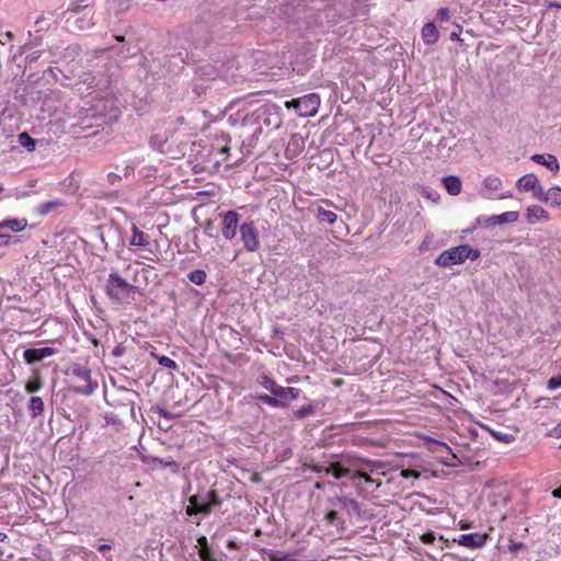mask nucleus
Wrapping results in <instances>:
<instances>
[{
  "label": "nucleus",
  "mask_w": 561,
  "mask_h": 561,
  "mask_svg": "<svg viewBox=\"0 0 561 561\" xmlns=\"http://www.w3.org/2000/svg\"><path fill=\"white\" fill-rule=\"evenodd\" d=\"M188 505L185 508L187 516L202 514L207 516L213 508L221 505V499L215 490L207 491L205 495L195 494L190 496Z\"/></svg>",
  "instance_id": "obj_1"
},
{
  "label": "nucleus",
  "mask_w": 561,
  "mask_h": 561,
  "mask_svg": "<svg viewBox=\"0 0 561 561\" xmlns=\"http://www.w3.org/2000/svg\"><path fill=\"white\" fill-rule=\"evenodd\" d=\"M70 388L76 393L89 396L98 387L96 382L92 381L91 370L81 364H73L70 368Z\"/></svg>",
  "instance_id": "obj_2"
},
{
  "label": "nucleus",
  "mask_w": 561,
  "mask_h": 561,
  "mask_svg": "<svg viewBox=\"0 0 561 561\" xmlns=\"http://www.w3.org/2000/svg\"><path fill=\"white\" fill-rule=\"evenodd\" d=\"M137 287L127 283L118 274L112 273L106 285L107 296L115 302L125 304L134 299Z\"/></svg>",
  "instance_id": "obj_3"
},
{
  "label": "nucleus",
  "mask_w": 561,
  "mask_h": 561,
  "mask_svg": "<svg viewBox=\"0 0 561 561\" xmlns=\"http://www.w3.org/2000/svg\"><path fill=\"white\" fill-rule=\"evenodd\" d=\"M320 106V96L309 93L296 100L285 102L286 108H294L300 117H312L317 115Z\"/></svg>",
  "instance_id": "obj_4"
},
{
  "label": "nucleus",
  "mask_w": 561,
  "mask_h": 561,
  "mask_svg": "<svg viewBox=\"0 0 561 561\" xmlns=\"http://www.w3.org/2000/svg\"><path fill=\"white\" fill-rule=\"evenodd\" d=\"M481 195L488 199H508L513 197L511 191H503L504 183L495 174H486L482 180Z\"/></svg>",
  "instance_id": "obj_5"
},
{
  "label": "nucleus",
  "mask_w": 561,
  "mask_h": 561,
  "mask_svg": "<svg viewBox=\"0 0 561 561\" xmlns=\"http://www.w3.org/2000/svg\"><path fill=\"white\" fill-rule=\"evenodd\" d=\"M334 207L330 199H320L312 203L309 210L320 225L332 226L337 221V215L332 209Z\"/></svg>",
  "instance_id": "obj_6"
},
{
  "label": "nucleus",
  "mask_w": 561,
  "mask_h": 561,
  "mask_svg": "<svg viewBox=\"0 0 561 561\" xmlns=\"http://www.w3.org/2000/svg\"><path fill=\"white\" fill-rule=\"evenodd\" d=\"M274 112L273 103H264L257 106L245 108L240 111L238 115V119L243 126H252L260 124L262 116L264 114H271Z\"/></svg>",
  "instance_id": "obj_7"
},
{
  "label": "nucleus",
  "mask_w": 561,
  "mask_h": 561,
  "mask_svg": "<svg viewBox=\"0 0 561 561\" xmlns=\"http://www.w3.org/2000/svg\"><path fill=\"white\" fill-rule=\"evenodd\" d=\"M490 535L488 533H472L460 535L457 539H454L459 546L478 549L486 545Z\"/></svg>",
  "instance_id": "obj_8"
},
{
  "label": "nucleus",
  "mask_w": 561,
  "mask_h": 561,
  "mask_svg": "<svg viewBox=\"0 0 561 561\" xmlns=\"http://www.w3.org/2000/svg\"><path fill=\"white\" fill-rule=\"evenodd\" d=\"M516 187L520 192H531L537 199L542 191V186L540 185L537 175L534 173H527L520 176L516 181Z\"/></svg>",
  "instance_id": "obj_9"
},
{
  "label": "nucleus",
  "mask_w": 561,
  "mask_h": 561,
  "mask_svg": "<svg viewBox=\"0 0 561 561\" xmlns=\"http://www.w3.org/2000/svg\"><path fill=\"white\" fill-rule=\"evenodd\" d=\"M330 502L332 503L333 506L337 507L348 517L360 515V506L355 499H351L347 496H336L334 499H331Z\"/></svg>",
  "instance_id": "obj_10"
},
{
  "label": "nucleus",
  "mask_w": 561,
  "mask_h": 561,
  "mask_svg": "<svg viewBox=\"0 0 561 561\" xmlns=\"http://www.w3.org/2000/svg\"><path fill=\"white\" fill-rule=\"evenodd\" d=\"M468 248H450L447 251H444L435 261V263L443 267L453 266L456 264L463 263V256L461 250H467Z\"/></svg>",
  "instance_id": "obj_11"
},
{
  "label": "nucleus",
  "mask_w": 561,
  "mask_h": 561,
  "mask_svg": "<svg viewBox=\"0 0 561 561\" xmlns=\"http://www.w3.org/2000/svg\"><path fill=\"white\" fill-rule=\"evenodd\" d=\"M351 480L353 481L354 485L359 490V492H363L364 489L360 488L362 482L367 484L368 486H371V490L369 492L374 493L381 486V481L378 479H375L373 476L368 474L367 472L356 470L352 473Z\"/></svg>",
  "instance_id": "obj_12"
},
{
  "label": "nucleus",
  "mask_w": 561,
  "mask_h": 561,
  "mask_svg": "<svg viewBox=\"0 0 561 561\" xmlns=\"http://www.w3.org/2000/svg\"><path fill=\"white\" fill-rule=\"evenodd\" d=\"M238 221L239 216L236 211L230 210L224 215L222 234L227 240H231L236 236Z\"/></svg>",
  "instance_id": "obj_13"
},
{
  "label": "nucleus",
  "mask_w": 561,
  "mask_h": 561,
  "mask_svg": "<svg viewBox=\"0 0 561 561\" xmlns=\"http://www.w3.org/2000/svg\"><path fill=\"white\" fill-rule=\"evenodd\" d=\"M54 354L55 351L51 347L27 348L24 351L23 357L27 364H34Z\"/></svg>",
  "instance_id": "obj_14"
},
{
  "label": "nucleus",
  "mask_w": 561,
  "mask_h": 561,
  "mask_svg": "<svg viewBox=\"0 0 561 561\" xmlns=\"http://www.w3.org/2000/svg\"><path fill=\"white\" fill-rule=\"evenodd\" d=\"M549 219V214L541 206L533 205L526 209V220L531 225Z\"/></svg>",
  "instance_id": "obj_15"
},
{
  "label": "nucleus",
  "mask_w": 561,
  "mask_h": 561,
  "mask_svg": "<svg viewBox=\"0 0 561 561\" xmlns=\"http://www.w3.org/2000/svg\"><path fill=\"white\" fill-rule=\"evenodd\" d=\"M240 234L244 245L257 244V232L252 222H243L240 227Z\"/></svg>",
  "instance_id": "obj_16"
},
{
  "label": "nucleus",
  "mask_w": 561,
  "mask_h": 561,
  "mask_svg": "<svg viewBox=\"0 0 561 561\" xmlns=\"http://www.w3.org/2000/svg\"><path fill=\"white\" fill-rule=\"evenodd\" d=\"M442 183L449 195L457 196L461 193L462 182L459 176H457V175L444 176L442 179Z\"/></svg>",
  "instance_id": "obj_17"
},
{
  "label": "nucleus",
  "mask_w": 561,
  "mask_h": 561,
  "mask_svg": "<svg viewBox=\"0 0 561 561\" xmlns=\"http://www.w3.org/2000/svg\"><path fill=\"white\" fill-rule=\"evenodd\" d=\"M538 199L543 203L550 204L552 206H560L561 205V187L552 186L547 192H545L542 190Z\"/></svg>",
  "instance_id": "obj_18"
},
{
  "label": "nucleus",
  "mask_w": 561,
  "mask_h": 561,
  "mask_svg": "<svg viewBox=\"0 0 561 561\" xmlns=\"http://www.w3.org/2000/svg\"><path fill=\"white\" fill-rule=\"evenodd\" d=\"M530 159L534 162H536L538 164H541V165L548 168L549 170H551L553 172H558L559 169H560L559 161L556 158V156H553V154H539V153H536V154H533L530 157Z\"/></svg>",
  "instance_id": "obj_19"
},
{
  "label": "nucleus",
  "mask_w": 561,
  "mask_h": 561,
  "mask_svg": "<svg viewBox=\"0 0 561 561\" xmlns=\"http://www.w3.org/2000/svg\"><path fill=\"white\" fill-rule=\"evenodd\" d=\"M261 385L268 390L275 398H278L280 400H284V389L285 387H282L275 382L271 377L264 375L262 377Z\"/></svg>",
  "instance_id": "obj_20"
},
{
  "label": "nucleus",
  "mask_w": 561,
  "mask_h": 561,
  "mask_svg": "<svg viewBox=\"0 0 561 561\" xmlns=\"http://www.w3.org/2000/svg\"><path fill=\"white\" fill-rule=\"evenodd\" d=\"M353 472L354 471H351L348 468L343 467L339 461L332 462L330 466H328V469H325V473L332 474L335 479H341L344 477H348L351 479Z\"/></svg>",
  "instance_id": "obj_21"
},
{
  "label": "nucleus",
  "mask_w": 561,
  "mask_h": 561,
  "mask_svg": "<svg viewBox=\"0 0 561 561\" xmlns=\"http://www.w3.org/2000/svg\"><path fill=\"white\" fill-rule=\"evenodd\" d=\"M519 218V214L517 211H506L497 216H493L490 218L491 225H503V224H512L516 222Z\"/></svg>",
  "instance_id": "obj_22"
},
{
  "label": "nucleus",
  "mask_w": 561,
  "mask_h": 561,
  "mask_svg": "<svg viewBox=\"0 0 561 561\" xmlns=\"http://www.w3.org/2000/svg\"><path fill=\"white\" fill-rule=\"evenodd\" d=\"M27 410L32 417H38L43 415L45 410L44 401L41 397L33 396L30 399Z\"/></svg>",
  "instance_id": "obj_23"
},
{
  "label": "nucleus",
  "mask_w": 561,
  "mask_h": 561,
  "mask_svg": "<svg viewBox=\"0 0 561 561\" xmlns=\"http://www.w3.org/2000/svg\"><path fill=\"white\" fill-rule=\"evenodd\" d=\"M421 35L425 44H434L438 39V32L433 23H426L422 28Z\"/></svg>",
  "instance_id": "obj_24"
},
{
  "label": "nucleus",
  "mask_w": 561,
  "mask_h": 561,
  "mask_svg": "<svg viewBox=\"0 0 561 561\" xmlns=\"http://www.w3.org/2000/svg\"><path fill=\"white\" fill-rule=\"evenodd\" d=\"M261 121H262V124L265 126H274L276 128L279 127L282 124V118L279 115V107L276 104H274V112L271 114H264V116H262Z\"/></svg>",
  "instance_id": "obj_25"
},
{
  "label": "nucleus",
  "mask_w": 561,
  "mask_h": 561,
  "mask_svg": "<svg viewBox=\"0 0 561 561\" xmlns=\"http://www.w3.org/2000/svg\"><path fill=\"white\" fill-rule=\"evenodd\" d=\"M489 500L493 505H506L510 501L508 493L505 490H493L489 494Z\"/></svg>",
  "instance_id": "obj_26"
},
{
  "label": "nucleus",
  "mask_w": 561,
  "mask_h": 561,
  "mask_svg": "<svg viewBox=\"0 0 561 561\" xmlns=\"http://www.w3.org/2000/svg\"><path fill=\"white\" fill-rule=\"evenodd\" d=\"M43 388V380L39 374L33 375L25 383V391L27 393H35Z\"/></svg>",
  "instance_id": "obj_27"
},
{
  "label": "nucleus",
  "mask_w": 561,
  "mask_h": 561,
  "mask_svg": "<svg viewBox=\"0 0 561 561\" xmlns=\"http://www.w3.org/2000/svg\"><path fill=\"white\" fill-rule=\"evenodd\" d=\"M25 227L26 220L24 219H10L0 222V229L9 228L14 232L22 231Z\"/></svg>",
  "instance_id": "obj_28"
},
{
  "label": "nucleus",
  "mask_w": 561,
  "mask_h": 561,
  "mask_svg": "<svg viewBox=\"0 0 561 561\" xmlns=\"http://www.w3.org/2000/svg\"><path fill=\"white\" fill-rule=\"evenodd\" d=\"M256 398L261 402H263L265 404H268L271 407H274V408H286V407H288L287 401H284V400H280L278 398H275L274 396L260 394Z\"/></svg>",
  "instance_id": "obj_29"
},
{
  "label": "nucleus",
  "mask_w": 561,
  "mask_h": 561,
  "mask_svg": "<svg viewBox=\"0 0 561 561\" xmlns=\"http://www.w3.org/2000/svg\"><path fill=\"white\" fill-rule=\"evenodd\" d=\"M297 554H298L297 551L283 553V554L271 552L268 554V560L270 561H298L296 558Z\"/></svg>",
  "instance_id": "obj_30"
},
{
  "label": "nucleus",
  "mask_w": 561,
  "mask_h": 561,
  "mask_svg": "<svg viewBox=\"0 0 561 561\" xmlns=\"http://www.w3.org/2000/svg\"><path fill=\"white\" fill-rule=\"evenodd\" d=\"M420 193L424 198L433 203H438L440 199V194L436 190L428 186H423Z\"/></svg>",
  "instance_id": "obj_31"
},
{
  "label": "nucleus",
  "mask_w": 561,
  "mask_h": 561,
  "mask_svg": "<svg viewBox=\"0 0 561 561\" xmlns=\"http://www.w3.org/2000/svg\"><path fill=\"white\" fill-rule=\"evenodd\" d=\"M188 279L196 285H203L206 280V273L203 270H195L188 274Z\"/></svg>",
  "instance_id": "obj_32"
},
{
  "label": "nucleus",
  "mask_w": 561,
  "mask_h": 561,
  "mask_svg": "<svg viewBox=\"0 0 561 561\" xmlns=\"http://www.w3.org/2000/svg\"><path fill=\"white\" fill-rule=\"evenodd\" d=\"M19 142L22 147L26 148L28 151H33L35 149L34 139L32 137H30L26 133L20 134Z\"/></svg>",
  "instance_id": "obj_33"
},
{
  "label": "nucleus",
  "mask_w": 561,
  "mask_h": 561,
  "mask_svg": "<svg viewBox=\"0 0 561 561\" xmlns=\"http://www.w3.org/2000/svg\"><path fill=\"white\" fill-rule=\"evenodd\" d=\"M313 412H314V405L312 403H310L308 405H304L300 409L296 410L294 412V415L297 419H304L306 416L313 414Z\"/></svg>",
  "instance_id": "obj_34"
},
{
  "label": "nucleus",
  "mask_w": 561,
  "mask_h": 561,
  "mask_svg": "<svg viewBox=\"0 0 561 561\" xmlns=\"http://www.w3.org/2000/svg\"><path fill=\"white\" fill-rule=\"evenodd\" d=\"M159 364L169 369L175 370L178 368V364L175 363V360L164 355L159 358Z\"/></svg>",
  "instance_id": "obj_35"
},
{
  "label": "nucleus",
  "mask_w": 561,
  "mask_h": 561,
  "mask_svg": "<svg viewBox=\"0 0 561 561\" xmlns=\"http://www.w3.org/2000/svg\"><path fill=\"white\" fill-rule=\"evenodd\" d=\"M461 252H462V256H463V262L467 259L476 260L480 256L479 250L472 249V248H468L467 250H461Z\"/></svg>",
  "instance_id": "obj_36"
},
{
  "label": "nucleus",
  "mask_w": 561,
  "mask_h": 561,
  "mask_svg": "<svg viewBox=\"0 0 561 561\" xmlns=\"http://www.w3.org/2000/svg\"><path fill=\"white\" fill-rule=\"evenodd\" d=\"M284 390V401H286L287 397H289L293 400H296L300 394V389L298 388L287 387Z\"/></svg>",
  "instance_id": "obj_37"
},
{
  "label": "nucleus",
  "mask_w": 561,
  "mask_h": 561,
  "mask_svg": "<svg viewBox=\"0 0 561 561\" xmlns=\"http://www.w3.org/2000/svg\"><path fill=\"white\" fill-rule=\"evenodd\" d=\"M400 476L404 479H409V478L419 479L421 474L419 471L408 468V469H402L400 472Z\"/></svg>",
  "instance_id": "obj_38"
},
{
  "label": "nucleus",
  "mask_w": 561,
  "mask_h": 561,
  "mask_svg": "<svg viewBox=\"0 0 561 561\" xmlns=\"http://www.w3.org/2000/svg\"><path fill=\"white\" fill-rule=\"evenodd\" d=\"M198 554L202 561H215L211 556V550L209 547L204 549H198Z\"/></svg>",
  "instance_id": "obj_39"
},
{
  "label": "nucleus",
  "mask_w": 561,
  "mask_h": 561,
  "mask_svg": "<svg viewBox=\"0 0 561 561\" xmlns=\"http://www.w3.org/2000/svg\"><path fill=\"white\" fill-rule=\"evenodd\" d=\"M129 245H142V233L137 228H134V238Z\"/></svg>",
  "instance_id": "obj_40"
},
{
  "label": "nucleus",
  "mask_w": 561,
  "mask_h": 561,
  "mask_svg": "<svg viewBox=\"0 0 561 561\" xmlns=\"http://www.w3.org/2000/svg\"><path fill=\"white\" fill-rule=\"evenodd\" d=\"M435 539H436V537H435L434 531H427V533H425V534H423V535L421 536V540H422V542H423V543H425V545H432V543H434Z\"/></svg>",
  "instance_id": "obj_41"
},
{
  "label": "nucleus",
  "mask_w": 561,
  "mask_h": 561,
  "mask_svg": "<svg viewBox=\"0 0 561 561\" xmlns=\"http://www.w3.org/2000/svg\"><path fill=\"white\" fill-rule=\"evenodd\" d=\"M548 388L551 390L561 388V376L550 378L548 380Z\"/></svg>",
  "instance_id": "obj_42"
},
{
  "label": "nucleus",
  "mask_w": 561,
  "mask_h": 561,
  "mask_svg": "<svg viewBox=\"0 0 561 561\" xmlns=\"http://www.w3.org/2000/svg\"><path fill=\"white\" fill-rule=\"evenodd\" d=\"M156 461H158L163 467H171V468H175V469L179 467L178 462L175 460H173L172 458L167 459V460L157 458Z\"/></svg>",
  "instance_id": "obj_43"
},
{
  "label": "nucleus",
  "mask_w": 561,
  "mask_h": 561,
  "mask_svg": "<svg viewBox=\"0 0 561 561\" xmlns=\"http://www.w3.org/2000/svg\"><path fill=\"white\" fill-rule=\"evenodd\" d=\"M337 519V511L335 510H331L329 511L327 514H325V520L329 523V524H333L335 523V520Z\"/></svg>",
  "instance_id": "obj_44"
},
{
  "label": "nucleus",
  "mask_w": 561,
  "mask_h": 561,
  "mask_svg": "<svg viewBox=\"0 0 561 561\" xmlns=\"http://www.w3.org/2000/svg\"><path fill=\"white\" fill-rule=\"evenodd\" d=\"M310 468H311V470H312L313 472H317V473H322V472H324V473H325V469H328V467H327V466H323V465H321V463H312V465L310 466Z\"/></svg>",
  "instance_id": "obj_45"
},
{
  "label": "nucleus",
  "mask_w": 561,
  "mask_h": 561,
  "mask_svg": "<svg viewBox=\"0 0 561 561\" xmlns=\"http://www.w3.org/2000/svg\"><path fill=\"white\" fill-rule=\"evenodd\" d=\"M523 548H524L523 542H514V541H512L510 547H508V550L511 552H513V553H516V552H518Z\"/></svg>",
  "instance_id": "obj_46"
},
{
  "label": "nucleus",
  "mask_w": 561,
  "mask_h": 561,
  "mask_svg": "<svg viewBox=\"0 0 561 561\" xmlns=\"http://www.w3.org/2000/svg\"><path fill=\"white\" fill-rule=\"evenodd\" d=\"M197 545H198L199 549L207 548L208 547L207 538L205 536H201L199 538H197Z\"/></svg>",
  "instance_id": "obj_47"
},
{
  "label": "nucleus",
  "mask_w": 561,
  "mask_h": 561,
  "mask_svg": "<svg viewBox=\"0 0 561 561\" xmlns=\"http://www.w3.org/2000/svg\"><path fill=\"white\" fill-rule=\"evenodd\" d=\"M550 436H556V437H560L561 436V423H559L557 426H554L550 433H549Z\"/></svg>",
  "instance_id": "obj_48"
},
{
  "label": "nucleus",
  "mask_w": 561,
  "mask_h": 561,
  "mask_svg": "<svg viewBox=\"0 0 561 561\" xmlns=\"http://www.w3.org/2000/svg\"><path fill=\"white\" fill-rule=\"evenodd\" d=\"M494 436L499 439V440H502V442H505V443H510L513 440V437L511 435H507V434H504V435H500V434H494Z\"/></svg>",
  "instance_id": "obj_49"
},
{
  "label": "nucleus",
  "mask_w": 561,
  "mask_h": 561,
  "mask_svg": "<svg viewBox=\"0 0 561 561\" xmlns=\"http://www.w3.org/2000/svg\"><path fill=\"white\" fill-rule=\"evenodd\" d=\"M438 15L442 20H448L449 19V11L446 8H442L438 10Z\"/></svg>",
  "instance_id": "obj_50"
},
{
  "label": "nucleus",
  "mask_w": 561,
  "mask_h": 561,
  "mask_svg": "<svg viewBox=\"0 0 561 561\" xmlns=\"http://www.w3.org/2000/svg\"><path fill=\"white\" fill-rule=\"evenodd\" d=\"M229 146L228 145H224L222 147L218 148V152L224 156L225 158L228 156L229 153Z\"/></svg>",
  "instance_id": "obj_51"
},
{
  "label": "nucleus",
  "mask_w": 561,
  "mask_h": 561,
  "mask_svg": "<svg viewBox=\"0 0 561 561\" xmlns=\"http://www.w3.org/2000/svg\"><path fill=\"white\" fill-rule=\"evenodd\" d=\"M59 203L58 202H51L44 205L43 213L49 211L51 208L56 207Z\"/></svg>",
  "instance_id": "obj_52"
},
{
  "label": "nucleus",
  "mask_w": 561,
  "mask_h": 561,
  "mask_svg": "<svg viewBox=\"0 0 561 561\" xmlns=\"http://www.w3.org/2000/svg\"><path fill=\"white\" fill-rule=\"evenodd\" d=\"M0 239H4L3 240V243L7 245L11 242H16L15 240H12V237L10 236H5V234H0Z\"/></svg>",
  "instance_id": "obj_53"
},
{
  "label": "nucleus",
  "mask_w": 561,
  "mask_h": 561,
  "mask_svg": "<svg viewBox=\"0 0 561 561\" xmlns=\"http://www.w3.org/2000/svg\"><path fill=\"white\" fill-rule=\"evenodd\" d=\"M159 414L162 415L165 419H171L172 417L170 412H168L167 410L161 409V408L159 409Z\"/></svg>",
  "instance_id": "obj_54"
},
{
  "label": "nucleus",
  "mask_w": 561,
  "mask_h": 561,
  "mask_svg": "<svg viewBox=\"0 0 561 561\" xmlns=\"http://www.w3.org/2000/svg\"><path fill=\"white\" fill-rule=\"evenodd\" d=\"M98 550L103 553L105 551H110L111 550V546L106 545V543L105 545H101V546L98 547Z\"/></svg>",
  "instance_id": "obj_55"
},
{
  "label": "nucleus",
  "mask_w": 561,
  "mask_h": 561,
  "mask_svg": "<svg viewBox=\"0 0 561 561\" xmlns=\"http://www.w3.org/2000/svg\"><path fill=\"white\" fill-rule=\"evenodd\" d=\"M552 496L561 499V485L552 491Z\"/></svg>",
  "instance_id": "obj_56"
},
{
  "label": "nucleus",
  "mask_w": 561,
  "mask_h": 561,
  "mask_svg": "<svg viewBox=\"0 0 561 561\" xmlns=\"http://www.w3.org/2000/svg\"><path fill=\"white\" fill-rule=\"evenodd\" d=\"M459 527H460V529H468V528H470V524L461 520L459 523Z\"/></svg>",
  "instance_id": "obj_57"
},
{
  "label": "nucleus",
  "mask_w": 561,
  "mask_h": 561,
  "mask_svg": "<svg viewBox=\"0 0 561 561\" xmlns=\"http://www.w3.org/2000/svg\"><path fill=\"white\" fill-rule=\"evenodd\" d=\"M548 8H561V4L557 3V2H549Z\"/></svg>",
  "instance_id": "obj_58"
},
{
  "label": "nucleus",
  "mask_w": 561,
  "mask_h": 561,
  "mask_svg": "<svg viewBox=\"0 0 561 561\" xmlns=\"http://www.w3.org/2000/svg\"><path fill=\"white\" fill-rule=\"evenodd\" d=\"M5 538H7V535L3 533H0V542L4 541Z\"/></svg>",
  "instance_id": "obj_59"
},
{
  "label": "nucleus",
  "mask_w": 561,
  "mask_h": 561,
  "mask_svg": "<svg viewBox=\"0 0 561 561\" xmlns=\"http://www.w3.org/2000/svg\"><path fill=\"white\" fill-rule=\"evenodd\" d=\"M3 192V186L0 184V193Z\"/></svg>",
  "instance_id": "obj_60"
},
{
  "label": "nucleus",
  "mask_w": 561,
  "mask_h": 561,
  "mask_svg": "<svg viewBox=\"0 0 561 561\" xmlns=\"http://www.w3.org/2000/svg\"><path fill=\"white\" fill-rule=\"evenodd\" d=\"M560 449H561V443H560Z\"/></svg>",
  "instance_id": "obj_61"
}]
</instances>
